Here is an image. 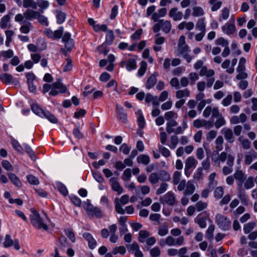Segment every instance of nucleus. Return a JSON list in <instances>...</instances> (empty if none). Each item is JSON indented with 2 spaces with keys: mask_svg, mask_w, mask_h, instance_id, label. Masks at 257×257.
I'll list each match as a JSON object with an SVG mask.
<instances>
[{
  "mask_svg": "<svg viewBox=\"0 0 257 257\" xmlns=\"http://www.w3.org/2000/svg\"><path fill=\"white\" fill-rule=\"evenodd\" d=\"M32 214L30 216V221L32 225L36 228L44 230H47L48 227L45 222V220L43 219L40 214L35 210L32 209Z\"/></svg>",
  "mask_w": 257,
  "mask_h": 257,
  "instance_id": "nucleus-1",
  "label": "nucleus"
},
{
  "mask_svg": "<svg viewBox=\"0 0 257 257\" xmlns=\"http://www.w3.org/2000/svg\"><path fill=\"white\" fill-rule=\"evenodd\" d=\"M83 207L90 216H95L97 218H100L103 216L101 210L99 207L94 206L90 204V201L88 200L84 202Z\"/></svg>",
  "mask_w": 257,
  "mask_h": 257,
  "instance_id": "nucleus-2",
  "label": "nucleus"
},
{
  "mask_svg": "<svg viewBox=\"0 0 257 257\" xmlns=\"http://www.w3.org/2000/svg\"><path fill=\"white\" fill-rule=\"evenodd\" d=\"M215 222L218 226L223 230H228L231 227L230 220L220 214H217L215 216Z\"/></svg>",
  "mask_w": 257,
  "mask_h": 257,
  "instance_id": "nucleus-3",
  "label": "nucleus"
},
{
  "mask_svg": "<svg viewBox=\"0 0 257 257\" xmlns=\"http://www.w3.org/2000/svg\"><path fill=\"white\" fill-rule=\"evenodd\" d=\"M193 124L196 128L204 127L206 130H209L213 126L214 123L212 120H207L204 119H197L193 121Z\"/></svg>",
  "mask_w": 257,
  "mask_h": 257,
  "instance_id": "nucleus-4",
  "label": "nucleus"
},
{
  "mask_svg": "<svg viewBox=\"0 0 257 257\" xmlns=\"http://www.w3.org/2000/svg\"><path fill=\"white\" fill-rule=\"evenodd\" d=\"M0 80L6 85L14 84L15 85L19 84V81L13 76L8 73H2L0 74Z\"/></svg>",
  "mask_w": 257,
  "mask_h": 257,
  "instance_id": "nucleus-5",
  "label": "nucleus"
},
{
  "mask_svg": "<svg viewBox=\"0 0 257 257\" xmlns=\"http://www.w3.org/2000/svg\"><path fill=\"white\" fill-rule=\"evenodd\" d=\"M234 156H229L226 161L227 166H224L222 168V173L224 175H227L233 171L232 167L234 165Z\"/></svg>",
  "mask_w": 257,
  "mask_h": 257,
  "instance_id": "nucleus-6",
  "label": "nucleus"
},
{
  "mask_svg": "<svg viewBox=\"0 0 257 257\" xmlns=\"http://www.w3.org/2000/svg\"><path fill=\"white\" fill-rule=\"evenodd\" d=\"M209 215L206 212L200 213L195 219V222L198 224L200 227L204 228L206 227V221Z\"/></svg>",
  "mask_w": 257,
  "mask_h": 257,
  "instance_id": "nucleus-7",
  "label": "nucleus"
},
{
  "mask_svg": "<svg viewBox=\"0 0 257 257\" xmlns=\"http://www.w3.org/2000/svg\"><path fill=\"white\" fill-rule=\"evenodd\" d=\"M62 41L65 43V47L67 51H71L74 47V42L73 40L71 38V34L69 33L66 32L64 34L62 38Z\"/></svg>",
  "mask_w": 257,
  "mask_h": 257,
  "instance_id": "nucleus-8",
  "label": "nucleus"
},
{
  "mask_svg": "<svg viewBox=\"0 0 257 257\" xmlns=\"http://www.w3.org/2000/svg\"><path fill=\"white\" fill-rule=\"evenodd\" d=\"M163 202L167 203L169 205L173 206L174 205L176 198L174 194L169 191L167 192L162 198H161Z\"/></svg>",
  "mask_w": 257,
  "mask_h": 257,
  "instance_id": "nucleus-9",
  "label": "nucleus"
},
{
  "mask_svg": "<svg viewBox=\"0 0 257 257\" xmlns=\"http://www.w3.org/2000/svg\"><path fill=\"white\" fill-rule=\"evenodd\" d=\"M221 133L224 135L225 140L228 143H233L234 141L233 132L231 129L227 127H224L221 131Z\"/></svg>",
  "mask_w": 257,
  "mask_h": 257,
  "instance_id": "nucleus-10",
  "label": "nucleus"
},
{
  "mask_svg": "<svg viewBox=\"0 0 257 257\" xmlns=\"http://www.w3.org/2000/svg\"><path fill=\"white\" fill-rule=\"evenodd\" d=\"M229 156L233 155L231 154H227V153L222 152L220 154H218V156L216 158H215L214 155H212V160L215 163L220 165L221 162H224L226 160L227 161Z\"/></svg>",
  "mask_w": 257,
  "mask_h": 257,
  "instance_id": "nucleus-11",
  "label": "nucleus"
},
{
  "mask_svg": "<svg viewBox=\"0 0 257 257\" xmlns=\"http://www.w3.org/2000/svg\"><path fill=\"white\" fill-rule=\"evenodd\" d=\"M116 109L117 113V118L123 123L127 120V114L125 112L123 108L120 105L116 104Z\"/></svg>",
  "mask_w": 257,
  "mask_h": 257,
  "instance_id": "nucleus-12",
  "label": "nucleus"
},
{
  "mask_svg": "<svg viewBox=\"0 0 257 257\" xmlns=\"http://www.w3.org/2000/svg\"><path fill=\"white\" fill-rule=\"evenodd\" d=\"M82 236L88 241V246L91 249H94L96 246V241L92 235L88 232H84Z\"/></svg>",
  "mask_w": 257,
  "mask_h": 257,
  "instance_id": "nucleus-13",
  "label": "nucleus"
},
{
  "mask_svg": "<svg viewBox=\"0 0 257 257\" xmlns=\"http://www.w3.org/2000/svg\"><path fill=\"white\" fill-rule=\"evenodd\" d=\"M169 17L172 18L174 21H180L183 17V13L181 12L178 11L177 8L171 9L169 13Z\"/></svg>",
  "mask_w": 257,
  "mask_h": 257,
  "instance_id": "nucleus-14",
  "label": "nucleus"
},
{
  "mask_svg": "<svg viewBox=\"0 0 257 257\" xmlns=\"http://www.w3.org/2000/svg\"><path fill=\"white\" fill-rule=\"evenodd\" d=\"M109 182L111 184L112 189L113 191L117 192L118 194L122 193L123 188L117 182V178L114 177L111 178L109 180Z\"/></svg>",
  "mask_w": 257,
  "mask_h": 257,
  "instance_id": "nucleus-15",
  "label": "nucleus"
},
{
  "mask_svg": "<svg viewBox=\"0 0 257 257\" xmlns=\"http://www.w3.org/2000/svg\"><path fill=\"white\" fill-rule=\"evenodd\" d=\"M56 244L58 249L59 248L64 252L65 251V249L69 246V244L67 242V239L64 235L60 236Z\"/></svg>",
  "mask_w": 257,
  "mask_h": 257,
  "instance_id": "nucleus-16",
  "label": "nucleus"
},
{
  "mask_svg": "<svg viewBox=\"0 0 257 257\" xmlns=\"http://www.w3.org/2000/svg\"><path fill=\"white\" fill-rule=\"evenodd\" d=\"M123 64L125 65L127 70L130 71L136 69L137 68L136 61L134 58H130L127 61L121 63V66L123 67Z\"/></svg>",
  "mask_w": 257,
  "mask_h": 257,
  "instance_id": "nucleus-17",
  "label": "nucleus"
},
{
  "mask_svg": "<svg viewBox=\"0 0 257 257\" xmlns=\"http://www.w3.org/2000/svg\"><path fill=\"white\" fill-rule=\"evenodd\" d=\"M195 187L193 184V182L190 180L187 183L185 189L183 192L184 196H189L192 195L195 191Z\"/></svg>",
  "mask_w": 257,
  "mask_h": 257,
  "instance_id": "nucleus-18",
  "label": "nucleus"
},
{
  "mask_svg": "<svg viewBox=\"0 0 257 257\" xmlns=\"http://www.w3.org/2000/svg\"><path fill=\"white\" fill-rule=\"evenodd\" d=\"M256 158V153L254 150H251L245 155L244 163L247 165H249L251 163L253 160Z\"/></svg>",
  "mask_w": 257,
  "mask_h": 257,
  "instance_id": "nucleus-19",
  "label": "nucleus"
},
{
  "mask_svg": "<svg viewBox=\"0 0 257 257\" xmlns=\"http://www.w3.org/2000/svg\"><path fill=\"white\" fill-rule=\"evenodd\" d=\"M169 224L165 222L158 227V234L160 236H164L168 234L169 232Z\"/></svg>",
  "mask_w": 257,
  "mask_h": 257,
  "instance_id": "nucleus-20",
  "label": "nucleus"
},
{
  "mask_svg": "<svg viewBox=\"0 0 257 257\" xmlns=\"http://www.w3.org/2000/svg\"><path fill=\"white\" fill-rule=\"evenodd\" d=\"M39 13L40 12L34 11L31 9H28L24 13V15L27 20H31L33 19H36L39 16Z\"/></svg>",
  "mask_w": 257,
  "mask_h": 257,
  "instance_id": "nucleus-21",
  "label": "nucleus"
},
{
  "mask_svg": "<svg viewBox=\"0 0 257 257\" xmlns=\"http://www.w3.org/2000/svg\"><path fill=\"white\" fill-rule=\"evenodd\" d=\"M13 15V13L10 12L1 19L0 22V26L1 28L4 29L8 27V25L11 19V15Z\"/></svg>",
  "mask_w": 257,
  "mask_h": 257,
  "instance_id": "nucleus-22",
  "label": "nucleus"
},
{
  "mask_svg": "<svg viewBox=\"0 0 257 257\" xmlns=\"http://www.w3.org/2000/svg\"><path fill=\"white\" fill-rule=\"evenodd\" d=\"M157 75L158 73H155L154 74L152 75L149 78H148L146 84V87L147 89H150L155 85L157 81Z\"/></svg>",
  "mask_w": 257,
  "mask_h": 257,
  "instance_id": "nucleus-23",
  "label": "nucleus"
},
{
  "mask_svg": "<svg viewBox=\"0 0 257 257\" xmlns=\"http://www.w3.org/2000/svg\"><path fill=\"white\" fill-rule=\"evenodd\" d=\"M160 22L162 31L166 34L169 33L172 28L171 22L164 20H160Z\"/></svg>",
  "mask_w": 257,
  "mask_h": 257,
  "instance_id": "nucleus-24",
  "label": "nucleus"
},
{
  "mask_svg": "<svg viewBox=\"0 0 257 257\" xmlns=\"http://www.w3.org/2000/svg\"><path fill=\"white\" fill-rule=\"evenodd\" d=\"M222 30L224 33L227 35H230L235 32V27L233 24H226L222 27Z\"/></svg>",
  "mask_w": 257,
  "mask_h": 257,
  "instance_id": "nucleus-25",
  "label": "nucleus"
},
{
  "mask_svg": "<svg viewBox=\"0 0 257 257\" xmlns=\"http://www.w3.org/2000/svg\"><path fill=\"white\" fill-rule=\"evenodd\" d=\"M31 109L34 113L41 117H43L44 114L46 110L40 108L38 104H33L31 105Z\"/></svg>",
  "mask_w": 257,
  "mask_h": 257,
  "instance_id": "nucleus-26",
  "label": "nucleus"
},
{
  "mask_svg": "<svg viewBox=\"0 0 257 257\" xmlns=\"http://www.w3.org/2000/svg\"><path fill=\"white\" fill-rule=\"evenodd\" d=\"M11 143L13 148L18 152L23 153V148L22 147L19 142L13 137L11 138Z\"/></svg>",
  "mask_w": 257,
  "mask_h": 257,
  "instance_id": "nucleus-27",
  "label": "nucleus"
},
{
  "mask_svg": "<svg viewBox=\"0 0 257 257\" xmlns=\"http://www.w3.org/2000/svg\"><path fill=\"white\" fill-rule=\"evenodd\" d=\"M137 161L139 164H143L145 165H147L149 164L150 159L149 156L145 154H142L137 157Z\"/></svg>",
  "mask_w": 257,
  "mask_h": 257,
  "instance_id": "nucleus-28",
  "label": "nucleus"
},
{
  "mask_svg": "<svg viewBox=\"0 0 257 257\" xmlns=\"http://www.w3.org/2000/svg\"><path fill=\"white\" fill-rule=\"evenodd\" d=\"M52 88L58 89L60 93H65L67 90L66 87L59 81H57L52 84Z\"/></svg>",
  "mask_w": 257,
  "mask_h": 257,
  "instance_id": "nucleus-29",
  "label": "nucleus"
},
{
  "mask_svg": "<svg viewBox=\"0 0 257 257\" xmlns=\"http://www.w3.org/2000/svg\"><path fill=\"white\" fill-rule=\"evenodd\" d=\"M233 177L236 181H245L246 176L244 173L240 170H236L233 174Z\"/></svg>",
  "mask_w": 257,
  "mask_h": 257,
  "instance_id": "nucleus-30",
  "label": "nucleus"
},
{
  "mask_svg": "<svg viewBox=\"0 0 257 257\" xmlns=\"http://www.w3.org/2000/svg\"><path fill=\"white\" fill-rule=\"evenodd\" d=\"M190 95V91L188 89L179 90L176 92V97L178 99H182L184 97H189Z\"/></svg>",
  "mask_w": 257,
  "mask_h": 257,
  "instance_id": "nucleus-31",
  "label": "nucleus"
},
{
  "mask_svg": "<svg viewBox=\"0 0 257 257\" xmlns=\"http://www.w3.org/2000/svg\"><path fill=\"white\" fill-rule=\"evenodd\" d=\"M10 180L17 187H20L22 183L18 178V177L13 173H9L8 174Z\"/></svg>",
  "mask_w": 257,
  "mask_h": 257,
  "instance_id": "nucleus-32",
  "label": "nucleus"
},
{
  "mask_svg": "<svg viewBox=\"0 0 257 257\" xmlns=\"http://www.w3.org/2000/svg\"><path fill=\"white\" fill-rule=\"evenodd\" d=\"M215 173H212L209 176L208 188L210 190H212L217 185V182L215 180Z\"/></svg>",
  "mask_w": 257,
  "mask_h": 257,
  "instance_id": "nucleus-33",
  "label": "nucleus"
},
{
  "mask_svg": "<svg viewBox=\"0 0 257 257\" xmlns=\"http://www.w3.org/2000/svg\"><path fill=\"white\" fill-rule=\"evenodd\" d=\"M22 147L23 148V151H25L32 160H36L35 153L29 146L26 144H24Z\"/></svg>",
  "mask_w": 257,
  "mask_h": 257,
  "instance_id": "nucleus-34",
  "label": "nucleus"
},
{
  "mask_svg": "<svg viewBox=\"0 0 257 257\" xmlns=\"http://www.w3.org/2000/svg\"><path fill=\"white\" fill-rule=\"evenodd\" d=\"M215 230V226L211 224L209 226L205 233V237L209 240H212L213 238V232Z\"/></svg>",
  "mask_w": 257,
  "mask_h": 257,
  "instance_id": "nucleus-35",
  "label": "nucleus"
},
{
  "mask_svg": "<svg viewBox=\"0 0 257 257\" xmlns=\"http://www.w3.org/2000/svg\"><path fill=\"white\" fill-rule=\"evenodd\" d=\"M197 161L193 157H189L185 162V167L186 169H191L192 167L195 168L196 167V163Z\"/></svg>",
  "mask_w": 257,
  "mask_h": 257,
  "instance_id": "nucleus-36",
  "label": "nucleus"
},
{
  "mask_svg": "<svg viewBox=\"0 0 257 257\" xmlns=\"http://www.w3.org/2000/svg\"><path fill=\"white\" fill-rule=\"evenodd\" d=\"M106 32L107 33L105 37V43L107 45H110L112 44L114 39L113 32L111 30H108Z\"/></svg>",
  "mask_w": 257,
  "mask_h": 257,
  "instance_id": "nucleus-37",
  "label": "nucleus"
},
{
  "mask_svg": "<svg viewBox=\"0 0 257 257\" xmlns=\"http://www.w3.org/2000/svg\"><path fill=\"white\" fill-rule=\"evenodd\" d=\"M23 5L25 8H31L33 9H37V2L34 0H23Z\"/></svg>",
  "mask_w": 257,
  "mask_h": 257,
  "instance_id": "nucleus-38",
  "label": "nucleus"
},
{
  "mask_svg": "<svg viewBox=\"0 0 257 257\" xmlns=\"http://www.w3.org/2000/svg\"><path fill=\"white\" fill-rule=\"evenodd\" d=\"M137 113L139 114V116L138 117V122L139 126L140 128H143L145 127L146 124L144 117L141 110H139Z\"/></svg>",
  "mask_w": 257,
  "mask_h": 257,
  "instance_id": "nucleus-39",
  "label": "nucleus"
},
{
  "mask_svg": "<svg viewBox=\"0 0 257 257\" xmlns=\"http://www.w3.org/2000/svg\"><path fill=\"white\" fill-rule=\"evenodd\" d=\"M224 194V189L222 187H216L214 191V196L217 199H221Z\"/></svg>",
  "mask_w": 257,
  "mask_h": 257,
  "instance_id": "nucleus-40",
  "label": "nucleus"
},
{
  "mask_svg": "<svg viewBox=\"0 0 257 257\" xmlns=\"http://www.w3.org/2000/svg\"><path fill=\"white\" fill-rule=\"evenodd\" d=\"M217 0H209V3L212 5L211 11L215 12L220 9L222 5L221 1L216 2Z\"/></svg>",
  "mask_w": 257,
  "mask_h": 257,
  "instance_id": "nucleus-41",
  "label": "nucleus"
},
{
  "mask_svg": "<svg viewBox=\"0 0 257 257\" xmlns=\"http://www.w3.org/2000/svg\"><path fill=\"white\" fill-rule=\"evenodd\" d=\"M158 174L160 180L168 181L170 180V175L165 171H160L158 172Z\"/></svg>",
  "mask_w": 257,
  "mask_h": 257,
  "instance_id": "nucleus-42",
  "label": "nucleus"
},
{
  "mask_svg": "<svg viewBox=\"0 0 257 257\" xmlns=\"http://www.w3.org/2000/svg\"><path fill=\"white\" fill-rule=\"evenodd\" d=\"M150 235V233L147 230H141L139 234V241L141 243H144L145 241V239L148 238Z\"/></svg>",
  "mask_w": 257,
  "mask_h": 257,
  "instance_id": "nucleus-43",
  "label": "nucleus"
},
{
  "mask_svg": "<svg viewBox=\"0 0 257 257\" xmlns=\"http://www.w3.org/2000/svg\"><path fill=\"white\" fill-rule=\"evenodd\" d=\"M115 209L117 213L123 214L125 213V210L122 207V204L119 201L118 199H115L114 201Z\"/></svg>",
  "mask_w": 257,
  "mask_h": 257,
  "instance_id": "nucleus-44",
  "label": "nucleus"
},
{
  "mask_svg": "<svg viewBox=\"0 0 257 257\" xmlns=\"http://www.w3.org/2000/svg\"><path fill=\"white\" fill-rule=\"evenodd\" d=\"M38 6L41 8V10H40V12L43 13L44 12L42 9H47L49 6V3L47 1L37 0V7Z\"/></svg>",
  "mask_w": 257,
  "mask_h": 257,
  "instance_id": "nucleus-45",
  "label": "nucleus"
},
{
  "mask_svg": "<svg viewBox=\"0 0 257 257\" xmlns=\"http://www.w3.org/2000/svg\"><path fill=\"white\" fill-rule=\"evenodd\" d=\"M57 22L59 24H62L65 20L66 14L60 11H56Z\"/></svg>",
  "mask_w": 257,
  "mask_h": 257,
  "instance_id": "nucleus-46",
  "label": "nucleus"
},
{
  "mask_svg": "<svg viewBox=\"0 0 257 257\" xmlns=\"http://www.w3.org/2000/svg\"><path fill=\"white\" fill-rule=\"evenodd\" d=\"M43 117L46 118L49 121L52 123H56L58 122L56 117L49 111L46 110L44 114Z\"/></svg>",
  "mask_w": 257,
  "mask_h": 257,
  "instance_id": "nucleus-47",
  "label": "nucleus"
},
{
  "mask_svg": "<svg viewBox=\"0 0 257 257\" xmlns=\"http://www.w3.org/2000/svg\"><path fill=\"white\" fill-rule=\"evenodd\" d=\"M223 137L221 136H219L215 140V147L217 151H220L223 149Z\"/></svg>",
  "mask_w": 257,
  "mask_h": 257,
  "instance_id": "nucleus-48",
  "label": "nucleus"
},
{
  "mask_svg": "<svg viewBox=\"0 0 257 257\" xmlns=\"http://www.w3.org/2000/svg\"><path fill=\"white\" fill-rule=\"evenodd\" d=\"M238 197L240 199L241 203L245 205H248V200L246 191L238 193Z\"/></svg>",
  "mask_w": 257,
  "mask_h": 257,
  "instance_id": "nucleus-49",
  "label": "nucleus"
},
{
  "mask_svg": "<svg viewBox=\"0 0 257 257\" xmlns=\"http://www.w3.org/2000/svg\"><path fill=\"white\" fill-rule=\"evenodd\" d=\"M229 16V9L227 7L224 8L222 11L220 15L219 20L222 21V20H227Z\"/></svg>",
  "mask_w": 257,
  "mask_h": 257,
  "instance_id": "nucleus-50",
  "label": "nucleus"
},
{
  "mask_svg": "<svg viewBox=\"0 0 257 257\" xmlns=\"http://www.w3.org/2000/svg\"><path fill=\"white\" fill-rule=\"evenodd\" d=\"M244 182V187L246 189H249L253 187L254 179L253 177H249Z\"/></svg>",
  "mask_w": 257,
  "mask_h": 257,
  "instance_id": "nucleus-51",
  "label": "nucleus"
},
{
  "mask_svg": "<svg viewBox=\"0 0 257 257\" xmlns=\"http://www.w3.org/2000/svg\"><path fill=\"white\" fill-rule=\"evenodd\" d=\"M238 141L244 149L247 150L250 147L249 141L247 139H244L243 136H240Z\"/></svg>",
  "mask_w": 257,
  "mask_h": 257,
  "instance_id": "nucleus-52",
  "label": "nucleus"
},
{
  "mask_svg": "<svg viewBox=\"0 0 257 257\" xmlns=\"http://www.w3.org/2000/svg\"><path fill=\"white\" fill-rule=\"evenodd\" d=\"M56 187L59 191L64 196L68 194V190L66 187L61 183L58 182L56 183Z\"/></svg>",
  "mask_w": 257,
  "mask_h": 257,
  "instance_id": "nucleus-53",
  "label": "nucleus"
},
{
  "mask_svg": "<svg viewBox=\"0 0 257 257\" xmlns=\"http://www.w3.org/2000/svg\"><path fill=\"white\" fill-rule=\"evenodd\" d=\"M147 67V64L146 61H143L140 64V67L138 70V74L139 76L142 77L145 73Z\"/></svg>",
  "mask_w": 257,
  "mask_h": 257,
  "instance_id": "nucleus-54",
  "label": "nucleus"
},
{
  "mask_svg": "<svg viewBox=\"0 0 257 257\" xmlns=\"http://www.w3.org/2000/svg\"><path fill=\"white\" fill-rule=\"evenodd\" d=\"M14 240L11 238L10 235L8 234H6L3 243L4 246L6 248L12 246L14 244Z\"/></svg>",
  "mask_w": 257,
  "mask_h": 257,
  "instance_id": "nucleus-55",
  "label": "nucleus"
},
{
  "mask_svg": "<svg viewBox=\"0 0 257 257\" xmlns=\"http://www.w3.org/2000/svg\"><path fill=\"white\" fill-rule=\"evenodd\" d=\"M32 27L33 26L32 24L30 22H27L26 24H24L21 27L20 30L22 33L28 34Z\"/></svg>",
  "mask_w": 257,
  "mask_h": 257,
  "instance_id": "nucleus-56",
  "label": "nucleus"
},
{
  "mask_svg": "<svg viewBox=\"0 0 257 257\" xmlns=\"http://www.w3.org/2000/svg\"><path fill=\"white\" fill-rule=\"evenodd\" d=\"M149 180L152 184H157L160 180L158 172L152 173L149 177Z\"/></svg>",
  "mask_w": 257,
  "mask_h": 257,
  "instance_id": "nucleus-57",
  "label": "nucleus"
},
{
  "mask_svg": "<svg viewBox=\"0 0 257 257\" xmlns=\"http://www.w3.org/2000/svg\"><path fill=\"white\" fill-rule=\"evenodd\" d=\"M171 144L169 146V148L171 149H174L176 148L178 143V138L176 135H173L170 139Z\"/></svg>",
  "mask_w": 257,
  "mask_h": 257,
  "instance_id": "nucleus-58",
  "label": "nucleus"
},
{
  "mask_svg": "<svg viewBox=\"0 0 257 257\" xmlns=\"http://www.w3.org/2000/svg\"><path fill=\"white\" fill-rule=\"evenodd\" d=\"M215 44L217 45L221 46L223 47H227L229 46L228 41L223 37H220L215 40Z\"/></svg>",
  "mask_w": 257,
  "mask_h": 257,
  "instance_id": "nucleus-59",
  "label": "nucleus"
},
{
  "mask_svg": "<svg viewBox=\"0 0 257 257\" xmlns=\"http://www.w3.org/2000/svg\"><path fill=\"white\" fill-rule=\"evenodd\" d=\"M255 223L253 222L247 223L243 226V231L245 234L250 232L254 227Z\"/></svg>",
  "mask_w": 257,
  "mask_h": 257,
  "instance_id": "nucleus-60",
  "label": "nucleus"
},
{
  "mask_svg": "<svg viewBox=\"0 0 257 257\" xmlns=\"http://www.w3.org/2000/svg\"><path fill=\"white\" fill-rule=\"evenodd\" d=\"M158 149L159 152L165 157L168 158L170 156V151L166 147L159 145L158 146Z\"/></svg>",
  "mask_w": 257,
  "mask_h": 257,
  "instance_id": "nucleus-61",
  "label": "nucleus"
},
{
  "mask_svg": "<svg viewBox=\"0 0 257 257\" xmlns=\"http://www.w3.org/2000/svg\"><path fill=\"white\" fill-rule=\"evenodd\" d=\"M226 121L223 116L217 118L215 122H214V125L216 128H219L223 125H225Z\"/></svg>",
  "mask_w": 257,
  "mask_h": 257,
  "instance_id": "nucleus-62",
  "label": "nucleus"
},
{
  "mask_svg": "<svg viewBox=\"0 0 257 257\" xmlns=\"http://www.w3.org/2000/svg\"><path fill=\"white\" fill-rule=\"evenodd\" d=\"M64 232L66 235L72 242H75V236L74 232L71 229L69 228H66L64 230Z\"/></svg>",
  "mask_w": 257,
  "mask_h": 257,
  "instance_id": "nucleus-63",
  "label": "nucleus"
},
{
  "mask_svg": "<svg viewBox=\"0 0 257 257\" xmlns=\"http://www.w3.org/2000/svg\"><path fill=\"white\" fill-rule=\"evenodd\" d=\"M161 254V250L158 246H155L150 250L151 257H159Z\"/></svg>",
  "mask_w": 257,
  "mask_h": 257,
  "instance_id": "nucleus-64",
  "label": "nucleus"
}]
</instances>
